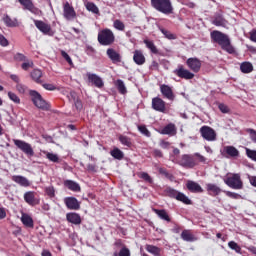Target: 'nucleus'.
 Listing matches in <instances>:
<instances>
[{
	"instance_id": "obj_23",
	"label": "nucleus",
	"mask_w": 256,
	"mask_h": 256,
	"mask_svg": "<svg viewBox=\"0 0 256 256\" xmlns=\"http://www.w3.org/2000/svg\"><path fill=\"white\" fill-rule=\"evenodd\" d=\"M64 203L68 209H71L73 211H77L81 205L79 204V201L76 200L75 197H68L64 199Z\"/></svg>"
},
{
	"instance_id": "obj_47",
	"label": "nucleus",
	"mask_w": 256,
	"mask_h": 256,
	"mask_svg": "<svg viewBox=\"0 0 256 256\" xmlns=\"http://www.w3.org/2000/svg\"><path fill=\"white\" fill-rule=\"evenodd\" d=\"M140 179H143L146 183L153 185V178L147 172H141L139 175Z\"/></svg>"
},
{
	"instance_id": "obj_6",
	"label": "nucleus",
	"mask_w": 256,
	"mask_h": 256,
	"mask_svg": "<svg viewBox=\"0 0 256 256\" xmlns=\"http://www.w3.org/2000/svg\"><path fill=\"white\" fill-rule=\"evenodd\" d=\"M13 142H14V145H16V147L20 149V151L25 153L28 157H33L35 155V151L33 150V146H31V144L23 140H17V139H14Z\"/></svg>"
},
{
	"instance_id": "obj_12",
	"label": "nucleus",
	"mask_w": 256,
	"mask_h": 256,
	"mask_svg": "<svg viewBox=\"0 0 256 256\" xmlns=\"http://www.w3.org/2000/svg\"><path fill=\"white\" fill-rule=\"evenodd\" d=\"M63 16L67 21H73L75 17H77V13L75 12V8L69 4V2L64 3L63 5Z\"/></svg>"
},
{
	"instance_id": "obj_42",
	"label": "nucleus",
	"mask_w": 256,
	"mask_h": 256,
	"mask_svg": "<svg viewBox=\"0 0 256 256\" xmlns=\"http://www.w3.org/2000/svg\"><path fill=\"white\" fill-rule=\"evenodd\" d=\"M159 31H161L163 33L164 37L166 39H169L170 41L177 39V35L171 33V31H169L163 27H159Z\"/></svg>"
},
{
	"instance_id": "obj_56",
	"label": "nucleus",
	"mask_w": 256,
	"mask_h": 256,
	"mask_svg": "<svg viewBox=\"0 0 256 256\" xmlns=\"http://www.w3.org/2000/svg\"><path fill=\"white\" fill-rule=\"evenodd\" d=\"M61 55L63 57V59H65V61H67V63L69 65H73V60L71 59V56H69V54H67V52H65L64 50L61 51Z\"/></svg>"
},
{
	"instance_id": "obj_33",
	"label": "nucleus",
	"mask_w": 256,
	"mask_h": 256,
	"mask_svg": "<svg viewBox=\"0 0 256 256\" xmlns=\"http://www.w3.org/2000/svg\"><path fill=\"white\" fill-rule=\"evenodd\" d=\"M2 21L6 27H17V19H11V17L7 14H4Z\"/></svg>"
},
{
	"instance_id": "obj_38",
	"label": "nucleus",
	"mask_w": 256,
	"mask_h": 256,
	"mask_svg": "<svg viewBox=\"0 0 256 256\" xmlns=\"http://www.w3.org/2000/svg\"><path fill=\"white\" fill-rule=\"evenodd\" d=\"M144 44L146 45L147 49L151 51L154 55L159 54V50L157 49V46H155V43L151 40H144Z\"/></svg>"
},
{
	"instance_id": "obj_59",
	"label": "nucleus",
	"mask_w": 256,
	"mask_h": 256,
	"mask_svg": "<svg viewBox=\"0 0 256 256\" xmlns=\"http://www.w3.org/2000/svg\"><path fill=\"white\" fill-rule=\"evenodd\" d=\"M0 45L1 47H8L9 46V40L5 38L2 34H0Z\"/></svg>"
},
{
	"instance_id": "obj_36",
	"label": "nucleus",
	"mask_w": 256,
	"mask_h": 256,
	"mask_svg": "<svg viewBox=\"0 0 256 256\" xmlns=\"http://www.w3.org/2000/svg\"><path fill=\"white\" fill-rule=\"evenodd\" d=\"M110 155L114 159H117L118 161H121L123 159V157H125V154L123 153V151H121V149H119L117 147L110 151Z\"/></svg>"
},
{
	"instance_id": "obj_9",
	"label": "nucleus",
	"mask_w": 256,
	"mask_h": 256,
	"mask_svg": "<svg viewBox=\"0 0 256 256\" xmlns=\"http://www.w3.org/2000/svg\"><path fill=\"white\" fill-rule=\"evenodd\" d=\"M18 2L24 9H26V11H30L33 15L41 16L43 14L39 8L35 7L33 0H18Z\"/></svg>"
},
{
	"instance_id": "obj_60",
	"label": "nucleus",
	"mask_w": 256,
	"mask_h": 256,
	"mask_svg": "<svg viewBox=\"0 0 256 256\" xmlns=\"http://www.w3.org/2000/svg\"><path fill=\"white\" fill-rule=\"evenodd\" d=\"M247 133H249L251 135V140L253 141V143H256V131L253 128H248Z\"/></svg>"
},
{
	"instance_id": "obj_55",
	"label": "nucleus",
	"mask_w": 256,
	"mask_h": 256,
	"mask_svg": "<svg viewBox=\"0 0 256 256\" xmlns=\"http://www.w3.org/2000/svg\"><path fill=\"white\" fill-rule=\"evenodd\" d=\"M16 91H18V93H20V95H24V93L27 91V86H25L21 83H18L16 85Z\"/></svg>"
},
{
	"instance_id": "obj_37",
	"label": "nucleus",
	"mask_w": 256,
	"mask_h": 256,
	"mask_svg": "<svg viewBox=\"0 0 256 256\" xmlns=\"http://www.w3.org/2000/svg\"><path fill=\"white\" fill-rule=\"evenodd\" d=\"M115 87H116V89H118V91H119V93H121V95L127 94V87H125V82H123V80H121V79L116 80Z\"/></svg>"
},
{
	"instance_id": "obj_25",
	"label": "nucleus",
	"mask_w": 256,
	"mask_h": 256,
	"mask_svg": "<svg viewBox=\"0 0 256 256\" xmlns=\"http://www.w3.org/2000/svg\"><path fill=\"white\" fill-rule=\"evenodd\" d=\"M153 211L159 217V219H162V221H166L167 223H171V217L169 216V213H167V210L153 209Z\"/></svg>"
},
{
	"instance_id": "obj_57",
	"label": "nucleus",
	"mask_w": 256,
	"mask_h": 256,
	"mask_svg": "<svg viewBox=\"0 0 256 256\" xmlns=\"http://www.w3.org/2000/svg\"><path fill=\"white\" fill-rule=\"evenodd\" d=\"M224 193L227 195V197H230V199H239V197H241V195H239L238 193L231 191H224Z\"/></svg>"
},
{
	"instance_id": "obj_7",
	"label": "nucleus",
	"mask_w": 256,
	"mask_h": 256,
	"mask_svg": "<svg viewBox=\"0 0 256 256\" xmlns=\"http://www.w3.org/2000/svg\"><path fill=\"white\" fill-rule=\"evenodd\" d=\"M200 135L205 141H217V132L210 126H202L200 128Z\"/></svg>"
},
{
	"instance_id": "obj_49",
	"label": "nucleus",
	"mask_w": 256,
	"mask_h": 256,
	"mask_svg": "<svg viewBox=\"0 0 256 256\" xmlns=\"http://www.w3.org/2000/svg\"><path fill=\"white\" fill-rule=\"evenodd\" d=\"M228 247L232 249V251H235V253H241V246H239L235 241H230L228 243Z\"/></svg>"
},
{
	"instance_id": "obj_41",
	"label": "nucleus",
	"mask_w": 256,
	"mask_h": 256,
	"mask_svg": "<svg viewBox=\"0 0 256 256\" xmlns=\"http://www.w3.org/2000/svg\"><path fill=\"white\" fill-rule=\"evenodd\" d=\"M164 193L167 195V197H170V199H176L177 200V195H179V191L175 190L174 188L167 187L164 190Z\"/></svg>"
},
{
	"instance_id": "obj_61",
	"label": "nucleus",
	"mask_w": 256,
	"mask_h": 256,
	"mask_svg": "<svg viewBox=\"0 0 256 256\" xmlns=\"http://www.w3.org/2000/svg\"><path fill=\"white\" fill-rule=\"evenodd\" d=\"M21 67L24 71H28L29 68L33 67V61L24 62L22 63Z\"/></svg>"
},
{
	"instance_id": "obj_16",
	"label": "nucleus",
	"mask_w": 256,
	"mask_h": 256,
	"mask_svg": "<svg viewBox=\"0 0 256 256\" xmlns=\"http://www.w3.org/2000/svg\"><path fill=\"white\" fill-rule=\"evenodd\" d=\"M221 155L226 158L232 157L235 159L239 157V150L235 148V146H225L221 152Z\"/></svg>"
},
{
	"instance_id": "obj_54",
	"label": "nucleus",
	"mask_w": 256,
	"mask_h": 256,
	"mask_svg": "<svg viewBox=\"0 0 256 256\" xmlns=\"http://www.w3.org/2000/svg\"><path fill=\"white\" fill-rule=\"evenodd\" d=\"M45 193L48 197L53 199V197H55V188L53 186H48L45 188Z\"/></svg>"
},
{
	"instance_id": "obj_51",
	"label": "nucleus",
	"mask_w": 256,
	"mask_h": 256,
	"mask_svg": "<svg viewBox=\"0 0 256 256\" xmlns=\"http://www.w3.org/2000/svg\"><path fill=\"white\" fill-rule=\"evenodd\" d=\"M138 131H140L142 135H145V137H151V132L149 131V129H147V126L145 125L138 126Z\"/></svg>"
},
{
	"instance_id": "obj_17",
	"label": "nucleus",
	"mask_w": 256,
	"mask_h": 256,
	"mask_svg": "<svg viewBox=\"0 0 256 256\" xmlns=\"http://www.w3.org/2000/svg\"><path fill=\"white\" fill-rule=\"evenodd\" d=\"M206 191L208 195H210L211 197H217L218 195H221V193H223L221 187L213 183L206 184Z\"/></svg>"
},
{
	"instance_id": "obj_63",
	"label": "nucleus",
	"mask_w": 256,
	"mask_h": 256,
	"mask_svg": "<svg viewBox=\"0 0 256 256\" xmlns=\"http://www.w3.org/2000/svg\"><path fill=\"white\" fill-rule=\"evenodd\" d=\"M150 69L152 71H159V63L157 61H152L151 65H150Z\"/></svg>"
},
{
	"instance_id": "obj_19",
	"label": "nucleus",
	"mask_w": 256,
	"mask_h": 256,
	"mask_svg": "<svg viewBox=\"0 0 256 256\" xmlns=\"http://www.w3.org/2000/svg\"><path fill=\"white\" fill-rule=\"evenodd\" d=\"M186 189L190 191V193H203V187L199 185V183L193 181V180H188L186 183Z\"/></svg>"
},
{
	"instance_id": "obj_58",
	"label": "nucleus",
	"mask_w": 256,
	"mask_h": 256,
	"mask_svg": "<svg viewBox=\"0 0 256 256\" xmlns=\"http://www.w3.org/2000/svg\"><path fill=\"white\" fill-rule=\"evenodd\" d=\"M14 59L15 61H27V56L21 53H16Z\"/></svg>"
},
{
	"instance_id": "obj_3",
	"label": "nucleus",
	"mask_w": 256,
	"mask_h": 256,
	"mask_svg": "<svg viewBox=\"0 0 256 256\" xmlns=\"http://www.w3.org/2000/svg\"><path fill=\"white\" fill-rule=\"evenodd\" d=\"M30 96L32 98V102L34 103L37 109H41L42 111H49L50 105L43 99V96L39 94V92L35 90L30 91Z\"/></svg>"
},
{
	"instance_id": "obj_28",
	"label": "nucleus",
	"mask_w": 256,
	"mask_h": 256,
	"mask_svg": "<svg viewBox=\"0 0 256 256\" xmlns=\"http://www.w3.org/2000/svg\"><path fill=\"white\" fill-rule=\"evenodd\" d=\"M133 61L136 63V65H144L145 63V55H143V52L141 50H135Z\"/></svg>"
},
{
	"instance_id": "obj_15",
	"label": "nucleus",
	"mask_w": 256,
	"mask_h": 256,
	"mask_svg": "<svg viewBox=\"0 0 256 256\" xmlns=\"http://www.w3.org/2000/svg\"><path fill=\"white\" fill-rule=\"evenodd\" d=\"M152 109H154V111H158L159 113H165V111H167L165 102L160 97H155L152 99Z\"/></svg>"
},
{
	"instance_id": "obj_44",
	"label": "nucleus",
	"mask_w": 256,
	"mask_h": 256,
	"mask_svg": "<svg viewBox=\"0 0 256 256\" xmlns=\"http://www.w3.org/2000/svg\"><path fill=\"white\" fill-rule=\"evenodd\" d=\"M86 77L89 85H95L97 87V74L87 72Z\"/></svg>"
},
{
	"instance_id": "obj_31",
	"label": "nucleus",
	"mask_w": 256,
	"mask_h": 256,
	"mask_svg": "<svg viewBox=\"0 0 256 256\" xmlns=\"http://www.w3.org/2000/svg\"><path fill=\"white\" fill-rule=\"evenodd\" d=\"M66 219L69 221V223H73L74 225H81V216H79L77 213H68L66 215Z\"/></svg>"
},
{
	"instance_id": "obj_1",
	"label": "nucleus",
	"mask_w": 256,
	"mask_h": 256,
	"mask_svg": "<svg viewBox=\"0 0 256 256\" xmlns=\"http://www.w3.org/2000/svg\"><path fill=\"white\" fill-rule=\"evenodd\" d=\"M210 37L213 43H217L223 51H226L229 55L235 54V47L231 44V38H229V35L219 30H214L211 32Z\"/></svg>"
},
{
	"instance_id": "obj_35",
	"label": "nucleus",
	"mask_w": 256,
	"mask_h": 256,
	"mask_svg": "<svg viewBox=\"0 0 256 256\" xmlns=\"http://www.w3.org/2000/svg\"><path fill=\"white\" fill-rule=\"evenodd\" d=\"M71 98H69V101H73L77 111H81L83 109V103L81 100L77 99V94L76 93H71Z\"/></svg>"
},
{
	"instance_id": "obj_11",
	"label": "nucleus",
	"mask_w": 256,
	"mask_h": 256,
	"mask_svg": "<svg viewBox=\"0 0 256 256\" xmlns=\"http://www.w3.org/2000/svg\"><path fill=\"white\" fill-rule=\"evenodd\" d=\"M35 27L39 29L41 33L44 35H49L50 37H53L55 35V32L51 29V25L41 21V20H34Z\"/></svg>"
},
{
	"instance_id": "obj_53",
	"label": "nucleus",
	"mask_w": 256,
	"mask_h": 256,
	"mask_svg": "<svg viewBox=\"0 0 256 256\" xmlns=\"http://www.w3.org/2000/svg\"><path fill=\"white\" fill-rule=\"evenodd\" d=\"M246 155L249 157V159L256 162V150L246 148Z\"/></svg>"
},
{
	"instance_id": "obj_62",
	"label": "nucleus",
	"mask_w": 256,
	"mask_h": 256,
	"mask_svg": "<svg viewBox=\"0 0 256 256\" xmlns=\"http://www.w3.org/2000/svg\"><path fill=\"white\" fill-rule=\"evenodd\" d=\"M218 109L221 111V113H228L229 107L223 103L218 105Z\"/></svg>"
},
{
	"instance_id": "obj_24",
	"label": "nucleus",
	"mask_w": 256,
	"mask_h": 256,
	"mask_svg": "<svg viewBox=\"0 0 256 256\" xmlns=\"http://www.w3.org/2000/svg\"><path fill=\"white\" fill-rule=\"evenodd\" d=\"M12 181H14V183H17L21 187H29L31 185V182H29V180L25 176L21 175L13 176Z\"/></svg>"
},
{
	"instance_id": "obj_22",
	"label": "nucleus",
	"mask_w": 256,
	"mask_h": 256,
	"mask_svg": "<svg viewBox=\"0 0 256 256\" xmlns=\"http://www.w3.org/2000/svg\"><path fill=\"white\" fill-rule=\"evenodd\" d=\"M212 25L216 27H227V20L223 17V14L216 13L213 17Z\"/></svg>"
},
{
	"instance_id": "obj_14",
	"label": "nucleus",
	"mask_w": 256,
	"mask_h": 256,
	"mask_svg": "<svg viewBox=\"0 0 256 256\" xmlns=\"http://www.w3.org/2000/svg\"><path fill=\"white\" fill-rule=\"evenodd\" d=\"M160 93L164 97V99H168V101H175V94L173 93V88L167 84L160 85Z\"/></svg>"
},
{
	"instance_id": "obj_34",
	"label": "nucleus",
	"mask_w": 256,
	"mask_h": 256,
	"mask_svg": "<svg viewBox=\"0 0 256 256\" xmlns=\"http://www.w3.org/2000/svg\"><path fill=\"white\" fill-rule=\"evenodd\" d=\"M240 71L242 73H245V74L252 73V71H253V64L251 62H242L240 64Z\"/></svg>"
},
{
	"instance_id": "obj_32",
	"label": "nucleus",
	"mask_w": 256,
	"mask_h": 256,
	"mask_svg": "<svg viewBox=\"0 0 256 256\" xmlns=\"http://www.w3.org/2000/svg\"><path fill=\"white\" fill-rule=\"evenodd\" d=\"M145 249L148 253H151V255L161 256V248H159L155 245L147 244L145 246Z\"/></svg>"
},
{
	"instance_id": "obj_26",
	"label": "nucleus",
	"mask_w": 256,
	"mask_h": 256,
	"mask_svg": "<svg viewBox=\"0 0 256 256\" xmlns=\"http://www.w3.org/2000/svg\"><path fill=\"white\" fill-rule=\"evenodd\" d=\"M181 239L187 243H193L197 241V237L191 233V230H183L181 233Z\"/></svg>"
},
{
	"instance_id": "obj_50",
	"label": "nucleus",
	"mask_w": 256,
	"mask_h": 256,
	"mask_svg": "<svg viewBox=\"0 0 256 256\" xmlns=\"http://www.w3.org/2000/svg\"><path fill=\"white\" fill-rule=\"evenodd\" d=\"M8 97L10 101H13V103H16V104L21 103V99L14 92H8Z\"/></svg>"
},
{
	"instance_id": "obj_2",
	"label": "nucleus",
	"mask_w": 256,
	"mask_h": 256,
	"mask_svg": "<svg viewBox=\"0 0 256 256\" xmlns=\"http://www.w3.org/2000/svg\"><path fill=\"white\" fill-rule=\"evenodd\" d=\"M151 7L163 15H172L174 8L171 0H150Z\"/></svg>"
},
{
	"instance_id": "obj_52",
	"label": "nucleus",
	"mask_w": 256,
	"mask_h": 256,
	"mask_svg": "<svg viewBox=\"0 0 256 256\" xmlns=\"http://www.w3.org/2000/svg\"><path fill=\"white\" fill-rule=\"evenodd\" d=\"M114 28L118 31H125V24L121 20H115Z\"/></svg>"
},
{
	"instance_id": "obj_40",
	"label": "nucleus",
	"mask_w": 256,
	"mask_h": 256,
	"mask_svg": "<svg viewBox=\"0 0 256 256\" xmlns=\"http://www.w3.org/2000/svg\"><path fill=\"white\" fill-rule=\"evenodd\" d=\"M176 200L184 203V205H191L193 203L191 199H189V197L182 192H179V194L176 196Z\"/></svg>"
},
{
	"instance_id": "obj_43",
	"label": "nucleus",
	"mask_w": 256,
	"mask_h": 256,
	"mask_svg": "<svg viewBox=\"0 0 256 256\" xmlns=\"http://www.w3.org/2000/svg\"><path fill=\"white\" fill-rule=\"evenodd\" d=\"M46 155V159H49L52 163H59V155L47 151H42Z\"/></svg>"
},
{
	"instance_id": "obj_29",
	"label": "nucleus",
	"mask_w": 256,
	"mask_h": 256,
	"mask_svg": "<svg viewBox=\"0 0 256 256\" xmlns=\"http://www.w3.org/2000/svg\"><path fill=\"white\" fill-rule=\"evenodd\" d=\"M161 135H175L177 133V129L175 128V124L170 123L166 125L164 128L160 130Z\"/></svg>"
},
{
	"instance_id": "obj_27",
	"label": "nucleus",
	"mask_w": 256,
	"mask_h": 256,
	"mask_svg": "<svg viewBox=\"0 0 256 256\" xmlns=\"http://www.w3.org/2000/svg\"><path fill=\"white\" fill-rule=\"evenodd\" d=\"M64 187H67V189H69L70 191H74L75 193H78V191H81V186H79V183L73 180L64 181Z\"/></svg>"
},
{
	"instance_id": "obj_13",
	"label": "nucleus",
	"mask_w": 256,
	"mask_h": 256,
	"mask_svg": "<svg viewBox=\"0 0 256 256\" xmlns=\"http://www.w3.org/2000/svg\"><path fill=\"white\" fill-rule=\"evenodd\" d=\"M186 65L190 71H193V73H199V71H201V60H199V58H188L186 60Z\"/></svg>"
},
{
	"instance_id": "obj_10",
	"label": "nucleus",
	"mask_w": 256,
	"mask_h": 256,
	"mask_svg": "<svg viewBox=\"0 0 256 256\" xmlns=\"http://www.w3.org/2000/svg\"><path fill=\"white\" fill-rule=\"evenodd\" d=\"M173 73L174 75H177V77H180V79H186L187 81L195 77V74L185 69L183 65H179L178 68L173 71Z\"/></svg>"
},
{
	"instance_id": "obj_18",
	"label": "nucleus",
	"mask_w": 256,
	"mask_h": 256,
	"mask_svg": "<svg viewBox=\"0 0 256 256\" xmlns=\"http://www.w3.org/2000/svg\"><path fill=\"white\" fill-rule=\"evenodd\" d=\"M107 57L114 63V65H117L118 63H121V54L117 52L113 48H108L106 51Z\"/></svg>"
},
{
	"instance_id": "obj_4",
	"label": "nucleus",
	"mask_w": 256,
	"mask_h": 256,
	"mask_svg": "<svg viewBox=\"0 0 256 256\" xmlns=\"http://www.w3.org/2000/svg\"><path fill=\"white\" fill-rule=\"evenodd\" d=\"M225 185L230 189H243V181L240 174H231L223 179Z\"/></svg>"
},
{
	"instance_id": "obj_20",
	"label": "nucleus",
	"mask_w": 256,
	"mask_h": 256,
	"mask_svg": "<svg viewBox=\"0 0 256 256\" xmlns=\"http://www.w3.org/2000/svg\"><path fill=\"white\" fill-rule=\"evenodd\" d=\"M20 221L24 225V227H27L28 229H33V227H35V222L33 221V217H31V215L25 212H22Z\"/></svg>"
},
{
	"instance_id": "obj_46",
	"label": "nucleus",
	"mask_w": 256,
	"mask_h": 256,
	"mask_svg": "<svg viewBox=\"0 0 256 256\" xmlns=\"http://www.w3.org/2000/svg\"><path fill=\"white\" fill-rule=\"evenodd\" d=\"M84 5H85L87 11H90L91 13H95V14L97 13V5H95V3L85 1Z\"/></svg>"
},
{
	"instance_id": "obj_21",
	"label": "nucleus",
	"mask_w": 256,
	"mask_h": 256,
	"mask_svg": "<svg viewBox=\"0 0 256 256\" xmlns=\"http://www.w3.org/2000/svg\"><path fill=\"white\" fill-rule=\"evenodd\" d=\"M24 201H26V203L32 207L39 205V199L35 197V192L33 191H28L24 194Z\"/></svg>"
},
{
	"instance_id": "obj_48",
	"label": "nucleus",
	"mask_w": 256,
	"mask_h": 256,
	"mask_svg": "<svg viewBox=\"0 0 256 256\" xmlns=\"http://www.w3.org/2000/svg\"><path fill=\"white\" fill-rule=\"evenodd\" d=\"M159 173L160 175H164V177H166V179H169L170 181H173V179H175V176H173V174L169 173L167 171V169L165 168H159Z\"/></svg>"
},
{
	"instance_id": "obj_8",
	"label": "nucleus",
	"mask_w": 256,
	"mask_h": 256,
	"mask_svg": "<svg viewBox=\"0 0 256 256\" xmlns=\"http://www.w3.org/2000/svg\"><path fill=\"white\" fill-rule=\"evenodd\" d=\"M178 164L185 169H193L197 165V162H195V158L192 155L184 154L181 156Z\"/></svg>"
},
{
	"instance_id": "obj_5",
	"label": "nucleus",
	"mask_w": 256,
	"mask_h": 256,
	"mask_svg": "<svg viewBox=\"0 0 256 256\" xmlns=\"http://www.w3.org/2000/svg\"><path fill=\"white\" fill-rule=\"evenodd\" d=\"M98 42L100 45H113L115 43V35L113 31L105 29L98 34Z\"/></svg>"
},
{
	"instance_id": "obj_45",
	"label": "nucleus",
	"mask_w": 256,
	"mask_h": 256,
	"mask_svg": "<svg viewBox=\"0 0 256 256\" xmlns=\"http://www.w3.org/2000/svg\"><path fill=\"white\" fill-rule=\"evenodd\" d=\"M113 256H131V251L127 246H123L119 252L115 251Z\"/></svg>"
},
{
	"instance_id": "obj_39",
	"label": "nucleus",
	"mask_w": 256,
	"mask_h": 256,
	"mask_svg": "<svg viewBox=\"0 0 256 256\" xmlns=\"http://www.w3.org/2000/svg\"><path fill=\"white\" fill-rule=\"evenodd\" d=\"M30 75L35 83H41V77H43V72H41V70L34 69Z\"/></svg>"
},
{
	"instance_id": "obj_30",
	"label": "nucleus",
	"mask_w": 256,
	"mask_h": 256,
	"mask_svg": "<svg viewBox=\"0 0 256 256\" xmlns=\"http://www.w3.org/2000/svg\"><path fill=\"white\" fill-rule=\"evenodd\" d=\"M118 140L120 141L121 145H123L124 147H127L128 149H131V147H133V139H131L128 136L120 134L118 136Z\"/></svg>"
},
{
	"instance_id": "obj_64",
	"label": "nucleus",
	"mask_w": 256,
	"mask_h": 256,
	"mask_svg": "<svg viewBox=\"0 0 256 256\" xmlns=\"http://www.w3.org/2000/svg\"><path fill=\"white\" fill-rule=\"evenodd\" d=\"M250 39H251L254 43H256V30H252V31L250 32Z\"/></svg>"
}]
</instances>
